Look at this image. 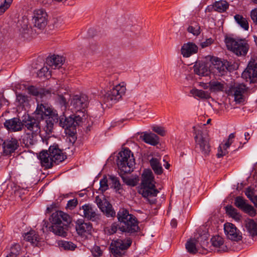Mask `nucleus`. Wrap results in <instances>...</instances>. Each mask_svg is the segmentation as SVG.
Here are the masks:
<instances>
[{
	"label": "nucleus",
	"mask_w": 257,
	"mask_h": 257,
	"mask_svg": "<svg viewBox=\"0 0 257 257\" xmlns=\"http://www.w3.org/2000/svg\"><path fill=\"white\" fill-rule=\"evenodd\" d=\"M142 188L139 193L146 198L150 204H155L156 199L155 197L159 193L156 189L155 181L152 171L150 170H145L142 174Z\"/></svg>",
	"instance_id": "nucleus-1"
},
{
	"label": "nucleus",
	"mask_w": 257,
	"mask_h": 257,
	"mask_svg": "<svg viewBox=\"0 0 257 257\" xmlns=\"http://www.w3.org/2000/svg\"><path fill=\"white\" fill-rule=\"evenodd\" d=\"M36 112L43 120L44 116H48L45 121L44 129L47 134L51 133L55 123L59 122V116L56 110H54L47 103H38Z\"/></svg>",
	"instance_id": "nucleus-2"
},
{
	"label": "nucleus",
	"mask_w": 257,
	"mask_h": 257,
	"mask_svg": "<svg viewBox=\"0 0 257 257\" xmlns=\"http://www.w3.org/2000/svg\"><path fill=\"white\" fill-rule=\"evenodd\" d=\"M85 119V115H71L66 117L64 114L59 116V125L65 129L66 134L71 137L75 140L74 136L76 133V126Z\"/></svg>",
	"instance_id": "nucleus-3"
},
{
	"label": "nucleus",
	"mask_w": 257,
	"mask_h": 257,
	"mask_svg": "<svg viewBox=\"0 0 257 257\" xmlns=\"http://www.w3.org/2000/svg\"><path fill=\"white\" fill-rule=\"evenodd\" d=\"M117 165L119 169L125 173L133 171L135 160L133 154L128 149L125 148L119 153Z\"/></svg>",
	"instance_id": "nucleus-4"
},
{
	"label": "nucleus",
	"mask_w": 257,
	"mask_h": 257,
	"mask_svg": "<svg viewBox=\"0 0 257 257\" xmlns=\"http://www.w3.org/2000/svg\"><path fill=\"white\" fill-rule=\"evenodd\" d=\"M194 133L196 134L195 140L197 145L199 147L202 154L205 156H208L211 150L209 143L210 138L208 131L206 130H196L193 127Z\"/></svg>",
	"instance_id": "nucleus-5"
},
{
	"label": "nucleus",
	"mask_w": 257,
	"mask_h": 257,
	"mask_svg": "<svg viewBox=\"0 0 257 257\" xmlns=\"http://www.w3.org/2000/svg\"><path fill=\"white\" fill-rule=\"evenodd\" d=\"M225 43L228 49L237 56H245L248 51L249 45L243 40L236 41L232 38H227Z\"/></svg>",
	"instance_id": "nucleus-6"
},
{
	"label": "nucleus",
	"mask_w": 257,
	"mask_h": 257,
	"mask_svg": "<svg viewBox=\"0 0 257 257\" xmlns=\"http://www.w3.org/2000/svg\"><path fill=\"white\" fill-rule=\"evenodd\" d=\"M126 92L125 84L121 83L114 86L104 95L105 101L111 103L116 102L120 99Z\"/></svg>",
	"instance_id": "nucleus-7"
},
{
	"label": "nucleus",
	"mask_w": 257,
	"mask_h": 257,
	"mask_svg": "<svg viewBox=\"0 0 257 257\" xmlns=\"http://www.w3.org/2000/svg\"><path fill=\"white\" fill-rule=\"evenodd\" d=\"M132 242L130 238L113 240L110 245L111 252L115 257H121L124 254L125 250L131 246Z\"/></svg>",
	"instance_id": "nucleus-8"
},
{
	"label": "nucleus",
	"mask_w": 257,
	"mask_h": 257,
	"mask_svg": "<svg viewBox=\"0 0 257 257\" xmlns=\"http://www.w3.org/2000/svg\"><path fill=\"white\" fill-rule=\"evenodd\" d=\"M132 242L130 238L113 240L110 245L111 252L115 257H121L124 254L125 250L131 246Z\"/></svg>",
	"instance_id": "nucleus-9"
},
{
	"label": "nucleus",
	"mask_w": 257,
	"mask_h": 257,
	"mask_svg": "<svg viewBox=\"0 0 257 257\" xmlns=\"http://www.w3.org/2000/svg\"><path fill=\"white\" fill-rule=\"evenodd\" d=\"M88 104V97L85 94L75 95L70 99L71 109L74 111L81 112L82 115Z\"/></svg>",
	"instance_id": "nucleus-10"
},
{
	"label": "nucleus",
	"mask_w": 257,
	"mask_h": 257,
	"mask_svg": "<svg viewBox=\"0 0 257 257\" xmlns=\"http://www.w3.org/2000/svg\"><path fill=\"white\" fill-rule=\"evenodd\" d=\"M33 116H28L23 119V127L25 126L28 131L33 134H38L40 132L41 117L37 114L36 111Z\"/></svg>",
	"instance_id": "nucleus-11"
},
{
	"label": "nucleus",
	"mask_w": 257,
	"mask_h": 257,
	"mask_svg": "<svg viewBox=\"0 0 257 257\" xmlns=\"http://www.w3.org/2000/svg\"><path fill=\"white\" fill-rule=\"evenodd\" d=\"M48 16L46 12L43 9L34 11L32 23L35 27L39 29H44L48 23Z\"/></svg>",
	"instance_id": "nucleus-12"
},
{
	"label": "nucleus",
	"mask_w": 257,
	"mask_h": 257,
	"mask_svg": "<svg viewBox=\"0 0 257 257\" xmlns=\"http://www.w3.org/2000/svg\"><path fill=\"white\" fill-rule=\"evenodd\" d=\"M97 209L89 204H85L80 208V214L84 218L92 221H98L100 219V215L97 213Z\"/></svg>",
	"instance_id": "nucleus-13"
},
{
	"label": "nucleus",
	"mask_w": 257,
	"mask_h": 257,
	"mask_svg": "<svg viewBox=\"0 0 257 257\" xmlns=\"http://www.w3.org/2000/svg\"><path fill=\"white\" fill-rule=\"evenodd\" d=\"M242 75L243 77L249 78L250 82L257 80V58H251Z\"/></svg>",
	"instance_id": "nucleus-14"
},
{
	"label": "nucleus",
	"mask_w": 257,
	"mask_h": 257,
	"mask_svg": "<svg viewBox=\"0 0 257 257\" xmlns=\"http://www.w3.org/2000/svg\"><path fill=\"white\" fill-rule=\"evenodd\" d=\"M224 229L228 239L236 241L242 239L241 232L234 224L230 223H226L224 225Z\"/></svg>",
	"instance_id": "nucleus-15"
},
{
	"label": "nucleus",
	"mask_w": 257,
	"mask_h": 257,
	"mask_svg": "<svg viewBox=\"0 0 257 257\" xmlns=\"http://www.w3.org/2000/svg\"><path fill=\"white\" fill-rule=\"evenodd\" d=\"M234 205L251 217L254 216L256 214V211L254 208L251 205L247 204V200L241 196H237L235 198Z\"/></svg>",
	"instance_id": "nucleus-16"
},
{
	"label": "nucleus",
	"mask_w": 257,
	"mask_h": 257,
	"mask_svg": "<svg viewBox=\"0 0 257 257\" xmlns=\"http://www.w3.org/2000/svg\"><path fill=\"white\" fill-rule=\"evenodd\" d=\"M95 202L99 208L107 217H114L115 215L112 205L106 199H101L97 196L95 197Z\"/></svg>",
	"instance_id": "nucleus-17"
},
{
	"label": "nucleus",
	"mask_w": 257,
	"mask_h": 257,
	"mask_svg": "<svg viewBox=\"0 0 257 257\" xmlns=\"http://www.w3.org/2000/svg\"><path fill=\"white\" fill-rule=\"evenodd\" d=\"M23 120L18 117H14L6 120L4 123V127L9 132H18L22 131L23 128Z\"/></svg>",
	"instance_id": "nucleus-18"
},
{
	"label": "nucleus",
	"mask_w": 257,
	"mask_h": 257,
	"mask_svg": "<svg viewBox=\"0 0 257 257\" xmlns=\"http://www.w3.org/2000/svg\"><path fill=\"white\" fill-rule=\"evenodd\" d=\"M49 219L52 225L62 224V221L65 222L67 224L70 223L71 221L70 216L61 211H57L53 213Z\"/></svg>",
	"instance_id": "nucleus-19"
},
{
	"label": "nucleus",
	"mask_w": 257,
	"mask_h": 257,
	"mask_svg": "<svg viewBox=\"0 0 257 257\" xmlns=\"http://www.w3.org/2000/svg\"><path fill=\"white\" fill-rule=\"evenodd\" d=\"M212 70L214 73H218V75L222 76L226 72L228 64L227 61H222L218 58H214L211 60Z\"/></svg>",
	"instance_id": "nucleus-20"
},
{
	"label": "nucleus",
	"mask_w": 257,
	"mask_h": 257,
	"mask_svg": "<svg viewBox=\"0 0 257 257\" xmlns=\"http://www.w3.org/2000/svg\"><path fill=\"white\" fill-rule=\"evenodd\" d=\"M48 152L50 157L53 160L54 163L56 164L62 162L66 158V156L64 155L62 151L59 149L57 144L51 146Z\"/></svg>",
	"instance_id": "nucleus-21"
},
{
	"label": "nucleus",
	"mask_w": 257,
	"mask_h": 257,
	"mask_svg": "<svg viewBox=\"0 0 257 257\" xmlns=\"http://www.w3.org/2000/svg\"><path fill=\"white\" fill-rule=\"evenodd\" d=\"M118 229L123 232L132 234L138 231L139 226L135 218L128 220L127 222H123L118 225Z\"/></svg>",
	"instance_id": "nucleus-22"
},
{
	"label": "nucleus",
	"mask_w": 257,
	"mask_h": 257,
	"mask_svg": "<svg viewBox=\"0 0 257 257\" xmlns=\"http://www.w3.org/2000/svg\"><path fill=\"white\" fill-rule=\"evenodd\" d=\"M19 143L16 138L9 139L3 144V152L5 155H9L14 152L19 147Z\"/></svg>",
	"instance_id": "nucleus-23"
},
{
	"label": "nucleus",
	"mask_w": 257,
	"mask_h": 257,
	"mask_svg": "<svg viewBox=\"0 0 257 257\" xmlns=\"http://www.w3.org/2000/svg\"><path fill=\"white\" fill-rule=\"evenodd\" d=\"M198 46L193 42L184 43L181 47V54L184 57L188 58L198 52Z\"/></svg>",
	"instance_id": "nucleus-24"
},
{
	"label": "nucleus",
	"mask_w": 257,
	"mask_h": 257,
	"mask_svg": "<svg viewBox=\"0 0 257 257\" xmlns=\"http://www.w3.org/2000/svg\"><path fill=\"white\" fill-rule=\"evenodd\" d=\"M246 87L243 84H235L231 88L230 91L233 93L234 100L238 103L243 101V94L246 91Z\"/></svg>",
	"instance_id": "nucleus-25"
},
{
	"label": "nucleus",
	"mask_w": 257,
	"mask_h": 257,
	"mask_svg": "<svg viewBox=\"0 0 257 257\" xmlns=\"http://www.w3.org/2000/svg\"><path fill=\"white\" fill-rule=\"evenodd\" d=\"M235 138V134L231 133L229 135L228 138L226 142L222 146L220 145L218 149L217 156L218 158L222 157L228 153L227 149L229 148L230 145L233 142V139Z\"/></svg>",
	"instance_id": "nucleus-26"
},
{
	"label": "nucleus",
	"mask_w": 257,
	"mask_h": 257,
	"mask_svg": "<svg viewBox=\"0 0 257 257\" xmlns=\"http://www.w3.org/2000/svg\"><path fill=\"white\" fill-rule=\"evenodd\" d=\"M41 164L42 166L46 168H51L53 166L54 162L50 157L49 154L47 151H43L40 153L39 156Z\"/></svg>",
	"instance_id": "nucleus-27"
},
{
	"label": "nucleus",
	"mask_w": 257,
	"mask_h": 257,
	"mask_svg": "<svg viewBox=\"0 0 257 257\" xmlns=\"http://www.w3.org/2000/svg\"><path fill=\"white\" fill-rule=\"evenodd\" d=\"M65 59L59 55H54L47 59V63L53 69L59 68L63 64Z\"/></svg>",
	"instance_id": "nucleus-28"
},
{
	"label": "nucleus",
	"mask_w": 257,
	"mask_h": 257,
	"mask_svg": "<svg viewBox=\"0 0 257 257\" xmlns=\"http://www.w3.org/2000/svg\"><path fill=\"white\" fill-rule=\"evenodd\" d=\"M225 88L224 81H218L215 80H211L209 82V89L213 92L223 91Z\"/></svg>",
	"instance_id": "nucleus-29"
},
{
	"label": "nucleus",
	"mask_w": 257,
	"mask_h": 257,
	"mask_svg": "<svg viewBox=\"0 0 257 257\" xmlns=\"http://www.w3.org/2000/svg\"><path fill=\"white\" fill-rule=\"evenodd\" d=\"M92 228V225L89 222H84L78 220L76 225V229L78 234L82 235L84 233H90Z\"/></svg>",
	"instance_id": "nucleus-30"
},
{
	"label": "nucleus",
	"mask_w": 257,
	"mask_h": 257,
	"mask_svg": "<svg viewBox=\"0 0 257 257\" xmlns=\"http://www.w3.org/2000/svg\"><path fill=\"white\" fill-rule=\"evenodd\" d=\"M245 227L251 236L257 235V220L246 219L245 220Z\"/></svg>",
	"instance_id": "nucleus-31"
},
{
	"label": "nucleus",
	"mask_w": 257,
	"mask_h": 257,
	"mask_svg": "<svg viewBox=\"0 0 257 257\" xmlns=\"http://www.w3.org/2000/svg\"><path fill=\"white\" fill-rule=\"evenodd\" d=\"M28 91L29 93L37 96V101L38 102L37 105H38V103H45L43 101V100L40 101L39 98H42L44 96H46L47 94H50L51 93V91L50 90H44L43 92L39 93L37 90V89L33 86H31L28 88Z\"/></svg>",
	"instance_id": "nucleus-32"
},
{
	"label": "nucleus",
	"mask_w": 257,
	"mask_h": 257,
	"mask_svg": "<svg viewBox=\"0 0 257 257\" xmlns=\"http://www.w3.org/2000/svg\"><path fill=\"white\" fill-rule=\"evenodd\" d=\"M195 73L201 76H206L210 74L208 66L205 63H201L194 66Z\"/></svg>",
	"instance_id": "nucleus-33"
},
{
	"label": "nucleus",
	"mask_w": 257,
	"mask_h": 257,
	"mask_svg": "<svg viewBox=\"0 0 257 257\" xmlns=\"http://www.w3.org/2000/svg\"><path fill=\"white\" fill-rule=\"evenodd\" d=\"M50 230L52 231L55 234L63 237L67 235V225L64 224H57L51 225L50 227Z\"/></svg>",
	"instance_id": "nucleus-34"
},
{
	"label": "nucleus",
	"mask_w": 257,
	"mask_h": 257,
	"mask_svg": "<svg viewBox=\"0 0 257 257\" xmlns=\"http://www.w3.org/2000/svg\"><path fill=\"white\" fill-rule=\"evenodd\" d=\"M117 217L119 222V224L126 221L127 222L131 219L135 218L133 215L129 214L128 211L124 208L119 209L117 214Z\"/></svg>",
	"instance_id": "nucleus-35"
},
{
	"label": "nucleus",
	"mask_w": 257,
	"mask_h": 257,
	"mask_svg": "<svg viewBox=\"0 0 257 257\" xmlns=\"http://www.w3.org/2000/svg\"><path fill=\"white\" fill-rule=\"evenodd\" d=\"M117 217L119 222V224L126 221L127 222L131 219L135 218L133 215L129 214L128 211L124 208L119 209L117 214Z\"/></svg>",
	"instance_id": "nucleus-36"
},
{
	"label": "nucleus",
	"mask_w": 257,
	"mask_h": 257,
	"mask_svg": "<svg viewBox=\"0 0 257 257\" xmlns=\"http://www.w3.org/2000/svg\"><path fill=\"white\" fill-rule=\"evenodd\" d=\"M142 138L145 143L153 146H156L159 142V137L154 133H145Z\"/></svg>",
	"instance_id": "nucleus-37"
},
{
	"label": "nucleus",
	"mask_w": 257,
	"mask_h": 257,
	"mask_svg": "<svg viewBox=\"0 0 257 257\" xmlns=\"http://www.w3.org/2000/svg\"><path fill=\"white\" fill-rule=\"evenodd\" d=\"M186 248L190 253L195 254L198 251V248L199 247L195 238H191L188 240L186 243Z\"/></svg>",
	"instance_id": "nucleus-38"
},
{
	"label": "nucleus",
	"mask_w": 257,
	"mask_h": 257,
	"mask_svg": "<svg viewBox=\"0 0 257 257\" xmlns=\"http://www.w3.org/2000/svg\"><path fill=\"white\" fill-rule=\"evenodd\" d=\"M24 238L33 244H36L40 239L39 235L34 230L30 231L26 233Z\"/></svg>",
	"instance_id": "nucleus-39"
},
{
	"label": "nucleus",
	"mask_w": 257,
	"mask_h": 257,
	"mask_svg": "<svg viewBox=\"0 0 257 257\" xmlns=\"http://www.w3.org/2000/svg\"><path fill=\"white\" fill-rule=\"evenodd\" d=\"M150 163L152 169L156 174L160 175L162 173V165L157 158H152L150 160Z\"/></svg>",
	"instance_id": "nucleus-40"
},
{
	"label": "nucleus",
	"mask_w": 257,
	"mask_h": 257,
	"mask_svg": "<svg viewBox=\"0 0 257 257\" xmlns=\"http://www.w3.org/2000/svg\"><path fill=\"white\" fill-rule=\"evenodd\" d=\"M234 18L235 22L244 30H248V23L247 19L240 15H236Z\"/></svg>",
	"instance_id": "nucleus-41"
},
{
	"label": "nucleus",
	"mask_w": 257,
	"mask_h": 257,
	"mask_svg": "<svg viewBox=\"0 0 257 257\" xmlns=\"http://www.w3.org/2000/svg\"><path fill=\"white\" fill-rule=\"evenodd\" d=\"M190 93L194 96H197L202 99H207L210 98L209 93L208 92L202 90L192 89L190 90Z\"/></svg>",
	"instance_id": "nucleus-42"
},
{
	"label": "nucleus",
	"mask_w": 257,
	"mask_h": 257,
	"mask_svg": "<svg viewBox=\"0 0 257 257\" xmlns=\"http://www.w3.org/2000/svg\"><path fill=\"white\" fill-rule=\"evenodd\" d=\"M213 7L215 11L219 13H222L226 10L228 7V5L225 1H219L216 2Z\"/></svg>",
	"instance_id": "nucleus-43"
},
{
	"label": "nucleus",
	"mask_w": 257,
	"mask_h": 257,
	"mask_svg": "<svg viewBox=\"0 0 257 257\" xmlns=\"http://www.w3.org/2000/svg\"><path fill=\"white\" fill-rule=\"evenodd\" d=\"M187 31L189 33L192 34L194 36H198L201 33L200 27L196 22L191 23L188 27Z\"/></svg>",
	"instance_id": "nucleus-44"
},
{
	"label": "nucleus",
	"mask_w": 257,
	"mask_h": 257,
	"mask_svg": "<svg viewBox=\"0 0 257 257\" xmlns=\"http://www.w3.org/2000/svg\"><path fill=\"white\" fill-rule=\"evenodd\" d=\"M197 242L201 247L203 249H206V247L209 244L208 236L207 234H203L201 235L196 239Z\"/></svg>",
	"instance_id": "nucleus-45"
},
{
	"label": "nucleus",
	"mask_w": 257,
	"mask_h": 257,
	"mask_svg": "<svg viewBox=\"0 0 257 257\" xmlns=\"http://www.w3.org/2000/svg\"><path fill=\"white\" fill-rule=\"evenodd\" d=\"M225 210L228 215L236 219H239L240 217L237 210L231 205H227L225 207Z\"/></svg>",
	"instance_id": "nucleus-46"
},
{
	"label": "nucleus",
	"mask_w": 257,
	"mask_h": 257,
	"mask_svg": "<svg viewBox=\"0 0 257 257\" xmlns=\"http://www.w3.org/2000/svg\"><path fill=\"white\" fill-rule=\"evenodd\" d=\"M55 99L56 102L65 109L68 103L67 99L66 97L63 95L58 94L55 96Z\"/></svg>",
	"instance_id": "nucleus-47"
},
{
	"label": "nucleus",
	"mask_w": 257,
	"mask_h": 257,
	"mask_svg": "<svg viewBox=\"0 0 257 257\" xmlns=\"http://www.w3.org/2000/svg\"><path fill=\"white\" fill-rule=\"evenodd\" d=\"M59 245L65 250H74L76 246L71 241L61 240L59 242Z\"/></svg>",
	"instance_id": "nucleus-48"
},
{
	"label": "nucleus",
	"mask_w": 257,
	"mask_h": 257,
	"mask_svg": "<svg viewBox=\"0 0 257 257\" xmlns=\"http://www.w3.org/2000/svg\"><path fill=\"white\" fill-rule=\"evenodd\" d=\"M109 184L112 185L111 187L114 188L116 190H119L120 189V184L118 178L114 176H109Z\"/></svg>",
	"instance_id": "nucleus-49"
},
{
	"label": "nucleus",
	"mask_w": 257,
	"mask_h": 257,
	"mask_svg": "<svg viewBox=\"0 0 257 257\" xmlns=\"http://www.w3.org/2000/svg\"><path fill=\"white\" fill-rule=\"evenodd\" d=\"M211 241L212 245L216 247H220L224 243L223 238L219 235L214 236L212 237Z\"/></svg>",
	"instance_id": "nucleus-50"
},
{
	"label": "nucleus",
	"mask_w": 257,
	"mask_h": 257,
	"mask_svg": "<svg viewBox=\"0 0 257 257\" xmlns=\"http://www.w3.org/2000/svg\"><path fill=\"white\" fill-rule=\"evenodd\" d=\"M38 134H33V133H32V134H27L26 138L24 139V141L26 142L27 145H33L36 142L34 138Z\"/></svg>",
	"instance_id": "nucleus-51"
},
{
	"label": "nucleus",
	"mask_w": 257,
	"mask_h": 257,
	"mask_svg": "<svg viewBox=\"0 0 257 257\" xmlns=\"http://www.w3.org/2000/svg\"><path fill=\"white\" fill-rule=\"evenodd\" d=\"M20 246L19 244H15L11 247V251L7 257H17L19 254Z\"/></svg>",
	"instance_id": "nucleus-52"
},
{
	"label": "nucleus",
	"mask_w": 257,
	"mask_h": 257,
	"mask_svg": "<svg viewBox=\"0 0 257 257\" xmlns=\"http://www.w3.org/2000/svg\"><path fill=\"white\" fill-rule=\"evenodd\" d=\"M50 75V72L49 69L47 66L43 67L40 69L37 72V76L39 77L42 78L43 77H47Z\"/></svg>",
	"instance_id": "nucleus-53"
},
{
	"label": "nucleus",
	"mask_w": 257,
	"mask_h": 257,
	"mask_svg": "<svg viewBox=\"0 0 257 257\" xmlns=\"http://www.w3.org/2000/svg\"><path fill=\"white\" fill-rule=\"evenodd\" d=\"M13 0H5L4 4L0 5V16L10 7Z\"/></svg>",
	"instance_id": "nucleus-54"
},
{
	"label": "nucleus",
	"mask_w": 257,
	"mask_h": 257,
	"mask_svg": "<svg viewBox=\"0 0 257 257\" xmlns=\"http://www.w3.org/2000/svg\"><path fill=\"white\" fill-rule=\"evenodd\" d=\"M91 252L94 257L100 256L102 254V251L100 247L97 245H94L91 249Z\"/></svg>",
	"instance_id": "nucleus-55"
},
{
	"label": "nucleus",
	"mask_w": 257,
	"mask_h": 257,
	"mask_svg": "<svg viewBox=\"0 0 257 257\" xmlns=\"http://www.w3.org/2000/svg\"><path fill=\"white\" fill-rule=\"evenodd\" d=\"M108 180L106 177H104L100 181V188L102 191H105L108 188V185L107 184Z\"/></svg>",
	"instance_id": "nucleus-56"
},
{
	"label": "nucleus",
	"mask_w": 257,
	"mask_h": 257,
	"mask_svg": "<svg viewBox=\"0 0 257 257\" xmlns=\"http://www.w3.org/2000/svg\"><path fill=\"white\" fill-rule=\"evenodd\" d=\"M63 20L61 18L59 17L53 19L52 24L53 28L58 29L60 28L63 25Z\"/></svg>",
	"instance_id": "nucleus-57"
},
{
	"label": "nucleus",
	"mask_w": 257,
	"mask_h": 257,
	"mask_svg": "<svg viewBox=\"0 0 257 257\" xmlns=\"http://www.w3.org/2000/svg\"><path fill=\"white\" fill-rule=\"evenodd\" d=\"M153 131L161 136L166 135V131L164 127L160 126H155L153 127Z\"/></svg>",
	"instance_id": "nucleus-58"
},
{
	"label": "nucleus",
	"mask_w": 257,
	"mask_h": 257,
	"mask_svg": "<svg viewBox=\"0 0 257 257\" xmlns=\"http://www.w3.org/2000/svg\"><path fill=\"white\" fill-rule=\"evenodd\" d=\"M17 101L20 105H24L25 103L28 102V99L27 96L19 94L17 95Z\"/></svg>",
	"instance_id": "nucleus-59"
},
{
	"label": "nucleus",
	"mask_w": 257,
	"mask_h": 257,
	"mask_svg": "<svg viewBox=\"0 0 257 257\" xmlns=\"http://www.w3.org/2000/svg\"><path fill=\"white\" fill-rule=\"evenodd\" d=\"M78 201L77 199H73L68 201L66 208L70 210L73 209L77 205Z\"/></svg>",
	"instance_id": "nucleus-60"
},
{
	"label": "nucleus",
	"mask_w": 257,
	"mask_h": 257,
	"mask_svg": "<svg viewBox=\"0 0 257 257\" xmlns=\"http://www.w3.org/2000/svg\"><path fill=\"white\" fill-rule=\"evenodd\" d=\"M123 182L127 185L135 186L136 185V182L134 179L122 177Z\"/></svg>",
	"instance_id": "nucleus-61"
},
{
	"label": "nucleus",
	"mask_w": 257,
	"mask_h": 257,
	"mask_svg": "<svg viewBox=\"0 0 257 257\" xmlns=\"http://www.w3.org/2000/svg\"><path fill=\"white\" fill-rule=\"evenodd\" d=\"M250 17L253 23L257 26V8L250 12Z\"/></svg>",
	"instance_id": "nucleus-62"
},
{
	"label": "nucleus",
	"mask_w": 257,
	"mask_h": 257,
	"mask_svg": "<svg viewBox=\"0 0 257 257\" xmlns=\"http://www.w3.org/2000/svg\"><path fill=\"white\" fill-rule=\"evenodd\" d=\"M213 42V40L211 38H208L205 40V41L200 43V46L202 48H206L211 45Z\"/></svg>",
	"instance_id": "nucleus-63"
},
{
	"label": "nucleus",
	"mask_w": 257,
	"mask_h": 257,
	"mask_svg": "<svg viewBox=\"0 0 257 257\" xmlns=\"http://www.w3.org/2000/svg\"><path fill=\"white\" fill-rule=\"evenodd\" d=\"M245 194L247 196V197L251 201L253 199L254 196H253V192L252 191V190L248 188L246 190L245 192Z\"/></svg>",
	"instance_id": "nucleus-64"
}]
</instances>
